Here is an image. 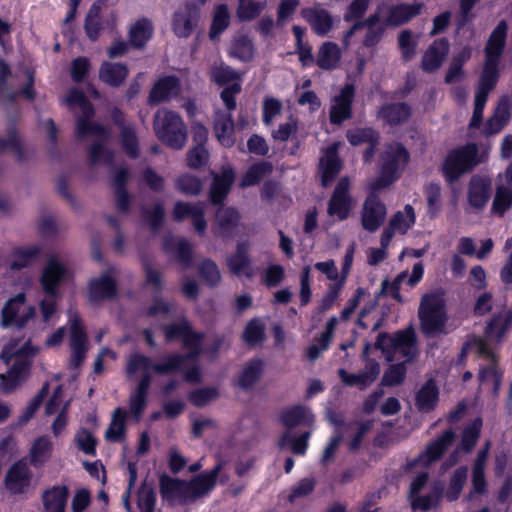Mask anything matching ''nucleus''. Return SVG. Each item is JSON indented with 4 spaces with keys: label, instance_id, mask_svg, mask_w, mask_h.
Wrapping results in <instances>:
<instances>
[{
    "label": "nucleus",
    "instance_id": "obj_1",
    "mask_svg": "<svg viewBox=\"0 0 512 512\" xmlns=\"http://www.w3.org/2000/svg\"><path fill=\"white\" fill-rule=\"evenodd\" d=\"M512 325V309L501 311L494 315L485 329V338L472 337L462 348V356L474 352L477 356L485 358L487 365L480 370L479 377L482 383H491L493 392L498 393L502 374L496 365V356L491 347L493 341H500L505 332Z\"/></svg>",
    "mask_w": 512,
    "mask_h": 512
},
{
    "label": "nucleus",
    "instance_id": "obj_2",
    "mask_svg": "<svg viewBox=\"0 0 512 512\" xmlns=\"http://www.w3.org/2000/svg\"><path fill=\"white\" fill-rule=\"evenodd\" d=\"M66 102L69 106H78L81 110V115L77 117L76 122L78 137L81 139L91 137L94 141L89 149L91 165L112 163L113 152L105 148V144L110 138V132L104 126L91 121L94 108L85 94L78 89H72L66 98Z\"/></svg>",
    "mask_w": 512,
    "mask_h": 512
},
{
    "label": "nucleus",
    "instance_id": "obj_3",
    "mask_svg": "<svg viewBox=\"0 0 512 512\" xmlns=\"http://www.w3.org/2000/svg\"><path fill=\"white\" fill-rule=\"evenodd\" d=\"M221 469L222 463H219L211 471L199 474L190 481L163 474L159 478L160 495L170 505L194 503L214 488Z\"/></svg>",
    "mask_w": 512,
    "mask_h": 512
},
{
    "label": "nucleus",
    "instance_id": "obj_4",
    "mask_svg": "<svg viewBox=\"0 0 512 512\" xmlns=\"http://www.w3.org/2000/svg\"><path fill=\"white\" fill-rule=\"evenodd\" d=\"M163 330L166 341L181 340L189 353L187 355L171 354L164 358L162 363L154 364L153 370L159 374H167L182 369L186 359H195L201 352L203 340V335L194 332L186 321L166 325Z\"/></svg>",
    "mask_w": 512,
    "mask_h": 512
},
{
    "label": "nucleus",
    "instance_id": "obj_5",
    "mask_svg": "<svg viewBox=\"0 0 512 512\" xmlns=\"http://www.w3.org/2000/svg\"><path fill=\"white\" fill-rule=\"evenodd\" d=\"M67 274V269L54 257H51L43 268L40 283L45 297L40 302V311L44 322H48L56 311L57 303L61 299L57 288Z\"/></svg>",
    "mask_w": 512,
    "mask_h": 512
},
{
    "label": "nucleus",
    "instance_id": "obj_6",
    "mask_svg": "<svg viewBox=\"0 0 512 512\" xmlns=\"http://www.w3.org/2000/svg\"><path fill=\"white\" fill-rule=\"evenodd\" d=\"M153 129L156 137L173 149H182L187 140L186 126L174 111L166 108L157 110L153 119Z\"/></svg>",
    "mask_w": 512,
    "mask_h": 512
},
{
    "label": "nucleus",
    "instance_id": "obj_7",
    "mask_svg": "<svg viewBox=\"0 0 512 512\" xmlns=\"http://www.w3.org/2000/svg\"><path fill=\"white\" fill-rule=\"evenodd\" d=\"M418 317L421 331L426 336L443 333L447 320L443 295L438 292L423 295L419 305Z\"/></svg>",
    "mask_w": 512,
    "mask_h": 512
},
{
    "label": "nucleus",
    "instance_id": "obj_8",
    "mask_svg": "<svg viewBox=\"0 0 512 512\" xmlns=\"http://www.w3.org/2000/svg\"><path fill=\"white\" fill-rule=\"evenodd\" d=\"M409 160V153L399 143H391L385 146L381 156V175L370 185L371 190L377 191L388 187L405 168Z\"/></svg>",
    "mask_w": 512,
    "mask_h": 512
},
{
    "label": "nucleus",
    "instance_id": "obj_9",
    "mask_svg": "<svg viewBox=\"0 0 512 512\" xmlns=\"http://www.w3.org/2000/svg\"><path fill=\"white\" fill-rule=\"evenodd\" d=\"M483 161L478 153V146L475 143H468L452 150L446 157L442 171L446 180L450 183L459 177L470 172L475 166Z\"/></svg>",
    "mask_w": 512,
    "mask_h": 512
},
{
    "label": "nucleus",
    "instance_id": "obj_10",
    "mask_svg": "<svg viewBox=\"0 0 512 512\" xmlns=\"http://www.w3.org/2000/svg\"><path fill=\"white\" fill-rule=\"evenodd\" d=\"M376 347L392 354L390 360L397 358V355L410 361L416 356V337L412 329L398 331L393 336L385 333L378 335Z\"/></svg>",
    "mask_w": 512,
    "mask_h": 512
},
{
    "label": "nucleus",
    "instance_id": "obj_11",
    "mask_svg": "<svg viewBox=\"0 0 512 512\" xmlns=\"http://www.w3.org/2000/svg\"><path fill=\"white\" fill-rule=\"evenodd\" d=\"M118 270L115 267L107 268L97 277H93L88 285V297L93 303L113 300L118 292Z\"/></svg>",
    "mask_w": 512,
    "mask_h": 512
},
{
    "label": "nucleus",
    "instance_id": "obj_12",
    "mask_svg": "<svg viewBox=\"0 0 512 512\" xmlns=\"http://www.w3.org/2000/svg\"><path fill=\"white\" fill-rule=\"evenodd\" d=\"M70 349L69 365L72 369L79 368L86 358L88 350L87 334L82 321L76 311H69Z\"/></svg>",
    "mask_w": 512,
    "mask_h": 512
},
{
    "label": "nucleus",
    "instance_id": "obj_13",
    "mask_svg": "<svg viewBox=\"0 0 512 512\" xmlns=\"http://www.w3.org/2000/svg\"><path fill=\"white\" fill-rule=\"evenodd\" d=\"M34 315L35 308L25 304L24 294H18L10 299L3 307L1 325L3 327L15 325L21 328L24 327Z\"/></svg>",
    "mask_w": 512,
    "mask_h": 512
},
{
    "label": "nucleus",
    "instance_id": "obj_14",
    "mask_svg": "<svg viewBox=\"0 0 512 512\" xmlns=\"http://www.w3.org/2000/svg\"><path fill=\"white\" fill-rule=\"evenodd\" d=\"M350 181L347 177L341 178L328 202L327 213L343 221L348 218L353 206V199L349 193Z\"/></svg>",
    "mask_w": 512,
    "mask_h": 512
},
{
    "label": "nucleus",
    "instance_id": "obj_15",
    "mask_svg": "<svg viewBox=\"0 0 512 512\" xmlns=\"http://www.w3.org/2000/svg\"><path fill=\"white\" fill-rule=\"evenodd\" d=\"M386 23L382 22L379 14H373L364 21L355 23L345 35V40L357 32L363 33L362 44L365 47H374L382 39Z\"/></svg>",
    "mask_w": 512,
    "mask_h": 512
},
{
    "label": "nucleus",
    "instance_id": "obj_16",
    "mask_svg": "<svg viewBox=\"0 0 512 512\" xmlns=\"http://www.w3.org/2000/svg\"><path fill=\"white\" fill-rule=\"evenodd\" d=\"M387 210L384 203L375 195L374 191L366 198L361 212L362 227L375 232L384 223Z\"/></svg>",
    "mask_w": 512,
    "mask_h": 512
},
{
    "label": "nucleus",
    "instance_id": "obj_17",
    "mask_svg": "<svg viewBox=\"0 0 512 512\" xmlns=\"http://www.w3.org/2000/svg\"><path fill=\"white\" fill-rule=\"evenodd\" d=\"M428 480V473L421 472L412 481L410 485V500L413 509H420L427 511L435 507L441 499V489H435L425 496H419L418 493L426 485Z\"/></svg>",
    "mask_w": 512,
    "mask_h": 512
},
{
    "label": "nucleus",
    "instance_id": "obj_18",
    "mask_svg": "<svg viewBox=\"0 0 512 512\" xmlns=\"http://www.w3.org/2000/svg\"><path fill=\"white\" fill-rule=\"evenodd\" d=\"M173 217L178 222L190 218L194 230L200 235L206 231L207 222L204 218V206L202 204L177 201L174 205Z\"/></svg>",
    "mask_w": 512,
    "mask_h": 512
},
{
    "label": "nucleus",
    "instance_id": "obj_19",
    "mask_svg": "<svg viewBox=\"0 0 512 512\" xmlns=\"http://www.w3.org/2000/svg\"><path fill=\"white\" fill-rule=\"evenodd\" d=\"M507 31L506 21L501 20L490 34L484 48L486 62L499 64L506 44Z\"/></svg>",
    "mask_w": 512,
    "mask_h": 512
},
{
    "label": "nucleus",
    "instance_id": "obj_20",
    "mask_svg": "<svg viewBox=\"0 0 512 512\" xmlns=\"http://www.w3.org/2000/svg\"><path fill=\"white\" fill-rule=\"evenodd\" d=\"M196 6L195 4L192 6L187 3L183 8L175 12L172 28L178 37L187 38L191 35L198 20Z\"/></svg>",
    "mask_w": 512,
    "mask_h": 512
},
{
    "label": "nucleus",
    "instance_id": "obj_21",
    "mask_svg": "<svg viewBox=\"0 0 512 512\" xmlns=\"http://www.w3.org/2000/svg\"><path fill=\"white\" fill-rule=\"evenodd\" d=\"M354 97V87L351 84L345 85L340 94L335 97L334 104L330 110V121L333 124H341L351 117V104Z\"/></svg>",
    "mask_w": 512,
    "mask_h": 512
},
{
    "label": "nucleus",
    "instance_id": "obj_22",
    "mask_svg": "<svg viewBox=\"0 0 512 512\" xmlns=\"http://www.w3.org/2000/svg\"><path fill=\"white\" fill-rule=\"evenodd\" d=\"M449 52V42L445 38L435 40L422 57V69L433 72L440 68Z\"/></svg>",
    "mask_w": 512,
    "mask_h": 512
},
{
    "label": "nucleus",
    "instance_id": "obj_23",
    "mask_svg": "<svg viewBox=\"0 0 512 512\" xmlns=\"http://www.w3.org/2000/svg\"><path fill=\"white\" fill-rule=\"evenodd\" d=\"M181 87L179 80L174 76L160 78L152 87L149 102L159 104L170 100L180 93Z\"/></svg>",
    "mask_w": 512,
    "mask_h": 512
},
{
    "label": "nucleus",
    "instance_id": "obj_24",
    "mask_svg": "<svg viewBox=\"0 0 512 512\" xmlns=\"http://www.w3.org/2000/svg\"><path fill=\"white\" fill-rule=\"evenodd\" d=\"M491 182L478 176H473L468 186V201L475 209H482L490 197Z\"/></svg>",
    "mask_w": 512,
    "mask_h": 512
},
{
    "label": "nucleus",
    "instance_id": "obj_25",
    "mask_svg": "<svg viewBox=\"0 0 512 512\" xmlns=\"http://www.w3.org/2000/svg\"><path fill=\"white\" fill-rule=\"evenodd\" d=\"M122 118V113L116 110L113 114V119L120 125L122 148L129 157L136 158L139 154V146L135 128L131 124L123 123Z\"/></svg>",
    "mask_w": 512,
    "mask_h": 512
},
{
    "label": "nucleus",
    "instance_id": "obj_26",
    "mask_svg": "<svg viewBox=\"0 0 512 512\" xmlns=\"http://www.w3.org/2000/svg\"><path fill=\"white\" fill-rule=\"evenodd\" d=\"M29 366L27 359H17L6 374H0V389L5 393H10L16 389L24 380Z\"/></svg>",
    "mask_w": 512,
    "mask_h": 512
},
{
    "label": "nucleus",
    "instance_id": "obj_27",
    "mask_svg": "<svg viewBox=\"0 0 512 512\" xmlns=\"http://www.w3.org/2000/svg\"><path fill=\"white\" fill-rule=\"evenodd\" d=\"M455 437L456 434L453 430L445 431L435 441L427 446L425 453L419 457L418 461L422 464L428 465L431 462L438 460L452 445Z\"/></svg>",
    "mask_w": 512,
    "mask_h": 512
},
{
    "label": "nucleus",
    "instance_id": "obj_28",
    "mask_svg": "<svg viewBox=\"0 0 512 512\" xmlns=\"http://www.w3.org/2000/svg\"><path fill=\"white\" fill-rule=\"evenodd\" d=\"M234 181V171L230 167H224L220 174H215L210 189V199L215 205L221 204L230 191Z\"/></svg>",
    "mask_w": 512,
    "mask_h": 512
},
{
    "label": "nucleus",
    "instance_id": "obj_29",
    "mask_svg": "<svg viewBox=\"0 0 512 512\" xmlns=\"http://www.w3.org/2000/svg\"><path fill=\"white\" fill-rule=\"evenodd\" d=\"M338 144H333L325 151L320 159V168L322 171V185L327 187L341 170V162L337 155Z\"/></svg>",
    "mask_w": 512,
    "mask_h": 512
},
{
    "label": "nucleus",
    "instance_id": "obj_30",
    "mask_svg": "<svg viewBox=\"0 0 512 512\" xmlns=\"http://www.w3.org/2000/svg\"><path fill=\"white\" fill-rule=\"evenodd\" d=\"M69 489L65 485L53 486L42 494L45 512H65Z\"/></svg>",
    "mask_w": 512,
    "mask_h": 512
},
{
    "label": "nucleus",
    "instance_id": "obj_31",
    "mask_svg": "<svg viewBox=\"0 0 512 512\" xmlns=\"http://www.w3.org/2000/svg\"><path fill=\"white\" fill-rule=\"evenodd\" d=\"M214 132L219 142L225 147L233 146L234 123L230 113L217 111L214 118Z\"/></svg>",
    "mask_w": 512,
    "mask_h": 512
},
{
    "label": "nucleus",
    "instance_id": "obj_32",
    "mask_svg": "<svg viewBox=\"0 0 512 512\" xmlns=\"http://www.w3.org/2000/svg\"><path fill=\"white\" fill-rule=\"evenodd\" d=\"M239 222L238 212L230 207L219 208L216 213L217 226L214 228V233L220 237H230L234 234Z\"/></svg>",
    "mask_w": 512,
    "mask_h": 512
},
{
    "label": "nucleus",
    "instance_id": "obj_33",
    "mask_svg": "<svg viewBox=\"0 0 512 512\" xmlns=\"http://www.w3.org/2000/svg\"><path fill=\"white\" fill-rule=\"evenodd\" d=\"M421 9L422 4L420 3H402L399 5H395L390 8L389 15L386 18L385 23L391 26H400L410 21L413 17L419 15Z\"/></svg>",
    "mask_w": 512,
    "mask_h": 512
},
{
    "label": "nucleus",
    "instance_id": "obj_34",
    "mask_svg": "<svg viewBox=\"0 0 512 512\" xmlns=\"http://www.w3.org/2000/svg\"><path fill=\"white\" fill-rule=\"evenodd\" d=\"M129 179L127 168L121 167L115 171L113 187L115 190L116 206L120 212L127 213L130 205V196L126 191V183Z\"/></svg>",
    "mask_w": 512,
    "mask_h": 512
},
{
    "label": "nucleus",
    "instance_id": "obj_35",
    "mask_svg": "<svg viewBox=\"0 0 512 512\" xmlns=\"http://www.w3.org/2000/svg\"><path fill=\"white\" fill-rule=\"evenodd\" d=\"M302 15L309 22L313 31L318 35H326L332 27V17L325 9H304Z\"/></svg>",
    "mask_w": 512,
    "mask_h": 512
},
{
    "label": "nucleus",
    "instance_id": "obj_36",
    "mask_svg": "<svg viewBox=\"0 0 512 512\" xmlns=\"http://www.w3.org/2000/svg\"><path fill=\"white\" fill-rule=\"evenodd\" d=\"M499 64L484 62L483 70L480 74L476 96H482L488 99L489 93L495 88L499 79Z\"/></svg>",
    "mask_w": 512,
    "mask_h": 512
},
{
    "label": "nucleus",
    "instance_id": "obj_37",
    "mask_svg": "<svg viewBox=\"0 0 512 512\" xmlns=\"http://www.w3.org/2000/svg\"><path fill=\"white\" fill-rule=\"evenodd\" d=\"M379 117L390 125H399L406 122L411 115V108L406 103H392L381 107Z\"/></svg>",
    "mask_w": 512,
    "mask_h": 512
},
{
    "label": "nucleus",
    "instance_id": "obj_38",
    "mask_svg": "<svg viewBox=\"0 0 512 512\" xmlns=\"http://www.w3.org/2000/svg\"><path fill=\"white\" fill-rule=\"evenodd\" d=\"M281 421L287 428H293L298 425H310L314 421V415L310 408L297 405L282 412Z\"/></svg>",
    "mask_w": 512,
    "mask_h": 512
},
{
    "label": "nucleus",
    "instance_id": "obj_39",
    "mask_svg": "<svg viewBox=\"0 0 512 512\" xmlns=\"http://www.w3.org/2000/svg\"><path fill=\"white\" fill-rule=\"evenodd\" d=\"M128 76V69L120 63L105 62L99 70L100 79L114 87L122 85Z\"/></svg>",
    "mask_w": 512,
    "mask_h": 512
},
{
    "label": "nucleus",
    "instance_id": "obj_40",
    "mask_svg": "<svg viewBox=\"0 0 512 512\" xmlns=\"http://www.w3.org/2000/svg\"><path fill=\"white\" fill-rule=\"evenodd\" d=\"M29 470L25 464H14L6 475V486L13 493H21L29 484Z\"/></svg>",
    "mask_w": 512,
    "mask_h": 512
},
{
    "label": "nucleus",
    "instance_id": "obj_41",
    "mask_svg": "<svg viewBox=\"0 0 512 512\" xmlns=\"http://www.w3.org/2000/svg\"><path fill=\"white\" fill-rule=\"evenodd\" d=\"M510 117L509 103L506 99H503L499 102L494 114L488 119L485 125V132L490 135L500 132L509 122Z\"/></svg>",
    "mask_w": 512,
    "mask_h": 512
},
{
    "label": "nucleus",
    "instance_id": "obj_42",
    "mask_svg": "<svg viewBox=\"0 0 512 512\" xmlns=\"http://www.w3.org/2000/svg\"><path fill=\"white\" fill-rule=\"evenodd\" d=\"M127 412L116 408L112 413L111 423L105 432V439L110 442H122L125 439Z\"/></svg>",
    "mask_w": 512,
    "mask_h": 512
},
{
    "label": "nucleus",
    "instance_id": "obj_43",
    "mask_svg": "<svg viewBox=\"0 0 512 512\" xmlns=\"http://www.w3.org/2000/svg\"><path fill=\"white\" fill-rule=\"evenodd\" d=\"M340 57L338 45L332 42H325L318 50L316 63L323 70H331L337 66Z\"/></svg>",
    "mask_w": 512,
    "mask_h": 512
},
{
    "label": "nucleus",
    "instance_id": "obj_44",
    "mask_svg": "<svg viewBox=\"0 0 512 512\" xmlns=\"http://www.w3.org/2000/svg\"><path fill=\"white\" fill-rule=\"evenodd\" d=\"M153 25L152 22L146 18L138 20L129 31L130 43L135 48H142L147 41L152 37Z\"/></svg>",
    "mask_w": 512,
    "mask_h": 512
},
{
    "label": "nucleus",
    "instance_id": "obj_45",
    "mask_svg": "<svg viewBox=\"0 0 512 512\" xmlns=\"http://www.w3.org/2000/svg\"><path fill=\"white\" fill-rule=\"evenodd\" d=\"M438 401V389L433 380H428L418 391L416 405L421 412H430Z\"/></svg>",
    "mask_w": 512,
    "mask_h": 512
},
{
    "label": "nucleus",
    "instance_id": "obj_46",
    "mask_svg": "<svg viewBox=\"0 0 512 512\" xmlns=\"http://www.w3.org/2000/svg\"><path fill=\"white\" fill-rule=\"evenodd\" d=\"M165 249L177 256L178 261L184 266L188 267L192 259L191 244L182 238H169L165 240Z\"/></svg>",
    "mask_w": 512,
    "mask_h": 512
},
{
    "label": "nucleus",
    "instance_id": "obj_47",
    "mask_svg": "<svg viewBox=\"0 0 512 512\" xmlns=\"http://www.w3.org/2000/svg\"><path fill=\"white\" fill-rule=\"evenodd\" d=\"M415 223V213L411 205L407 204L403 211L395 213L389 221L388 227L395 233L405 234Z\"/></svg>",
    "mask_w": 512,
    "mask_h": 512
},
{
    "label": "nucleus",
    "instance_id": "obj_48",
    "mask_svg": "<svg viewBox=\"0 0 512 512\" xmlns=\"http://www.w3.org/2000/svg\"><path fill=\"white\" fill-rule=\"evenodd\" d=\"M482 424V419L476 418L463 429L461 441L458 445L462 452L469 453L473 450L480 438Z\"/></svg>",
    "mask_w": 512,
    "mask_h": 512
},
{
    "label": "nucleus",
    "instance_id": "obj_49",
    "mask_svg": "<svg viewBox=\"0 0 512 512\" xmlns=\"http://www.w3.org/2000/svg\"><path fill=\"white\" fill-rule=\"evenodd\" d=\"M273 165L267 161H260L253 164L241 180L242 187H249L258 184L265 176L271 174Z\"/></svg>",
    "mask_w": 512,
    "mask_h": 512
},
{
    "label": "nucleus",
    "instance_id": "obj_50",
    "mask_svg": "<svg viewBox=\"0 0 512 512\" xmlns=\"http://www.w3.org/2000/svg\"><path fill=\"white\" fill-rule=\"evenodd\" d=\"M52 442L47 436L37 438L30 451V461L34 466L44 464L51 456Z\"/></svg>",
    "mask_w": 512,
    "mask_h": 512
},
{
    "label": "nucleus",
    "instance_id": "obj_51",
    "mask_svg": "<svg viewBox=\"0 0 512 512\" xmlns=\"http://www.w3.org/2000/svg\"><path fill=\"white\" fill-rule=\"evenodd\" d=\"M267 0H239L237 16L242 21H252L266 9Z\"/></svg>",
    "mask_w": 512,
    "mask_h": 512
},
{
    "label": "nucleus",
    "instance_id": "obj_52",
    "mask_svg": "<svg viewBox=\"0 0 512 512\" xmlns=\"http://www.w3.org/2000/svg\"><path fill=\"white\" fill-rule=\"evenodd\" d=\"M263 363L259 359L249 361L242 370L239 377V385L244 389L251 388L260 378Z\"/></svg>",
    "mask_w": 512,
    "mask_h": 512
},
{
    "label": "nucleus",
    "instance_id": "obj_53",
    "mask_svg": "<svg viewBox=\"0 0 512 512\" xmlns=\"http://www.w3.org/2000/svg\"><path fill=\"white\" fill-rule=\"evenodd\" d=\"M347 139L353 146L362 144L378 145L379 135L372 128H355L347 132Z\"/></svg>",
    "mask_w": 512,
    "mask_h": 512
},
{
    "label": "nucleus",
    "instance_id": "obj_54",
    "mask_svg": "<svg viewBox=\"0 0 512 512\" xmlns=\"http://www.w3.org/2000/svg\"><path fill=\"white\" fill-rule=\"evenodd\" d=\"M230 54L242 61H249L254 55L252 40L246 35L237 36L230 49Z\"/></svg>",
    "mask_w": 512,
    "mask_h": 512
},
{
    "label": "nucleus",
    "instance_id": "obj_55",
    "mask_svg": "<svg viewBox=\"0 0 512 512\" xmlns=\"http://www.w3.org/2000/svg\"><path fill=\"white\" fill-rule=\"evenodd\" d=\"M228 267L230 271L239 276L248 274L249 259L247 256V248L244 244H238L236 253L228 259Z\"/></svg>",
    "mask_w": 512,
    "mask_h": 512
},
{
    "label": "nucleus",
    "instance_id": "obj_56",
    "mask_svg": "<svg viewBox=\"0 0 512 512\" xmlns=\"http://www.w3.org/2000/svg\"><path fill=\"white\" fill-rule=\"evenodd\" d=\"M512 207V189L499 185L492 203V212L502 216L506 210Z\"/></svg>",
    "mask_w": 512,
    "mask_h": 512
},
{
    "label": "nucleus",
    "instance_id": "obj_57",
    "mask_svg": "<svg viewBox=\"0 0 512 512\" xmlns=\"http://www.w3.org/2000/svg\"><path fill=\"white\" fill-rule=\"evenodd\" d=\"M467 474L468 469L464 466L459 467L454 471L449 483V487L446 491V498L449 501H454L459 497L463 486L466 483Z\"/></svg>",
    "mask_w": 512,
    "mask_h": 512
},
{
    "label": "nucleus",
    "instance_id": "obj_58",
    "mask_svg": "<svg viewBox=\"0 0 512 512\" xmlns=\"http://www.w3.org/2000/svg\"><path fill=\"white\" fill-rule=\"evenodd\" d=\"M309 438H310V432H305L297 438L291 437L290 433L286 432L281 436V438L279 440V446L281 448H284L285 446L289 445L291 451L294 454L303 455L306 452V449L308 447Z\"/></svg>",
    "mask_w": 512,
    "mask_h": 512
},
{
    "label": "nucleus",
    "instance_id": "obj_59",
    "mask_svg": "<svg viewBox=\"0 0 512 512\" xmlns=\"http://www.w3.org/2000/svg\"><path fill=\"white\" fill-rule=\"evenodd\" d=\"M229 11L225 4L219 5L214 13L210 38L215 40L229 25Z\"/></svg>",
    "mask_w": 512,
    "mask_h": 512
},
{
    "label": "nucleus",
    "instance_id": "obj_60",
    "mask_svg": "<svg viewBox=\"0 0 512 512\" xmlns=\"http://www.w3.org/2000/svg\"><path fill=\"white\" fill-rule=\"evenodd\" d=\"M151 369H153L151 359L145 355L134 353L127 359L126 372L130 379L138 372H144Z\"/></svg>",
    "mask_w": 512,
    "mask_h": 512
},
{
    "label": "nucleus",
    "instance_id": "obj_61",
    "mask_svg": "<svg viewBox=\"0 0 512 512\" xmlns=\"http://www.w3.org/2000/svg\"><path fill=\"white\" fill-rule=\"evenodd\" d=\"M39 252L40 250L37 246L19 250L15 254L14 259L10 264L11 269L20 270L22 268L29 266L31 263L35 261Z\"/></svg>",
    "mask_w": 512,
    "mask_h": 512
},
{
    "label": "nucleus",
    "instance_id": "obj_62",
    "mask_svg": "<svg viewBox=\"0 0 512 512\" xmlns=\"http://www.w3.org/2000/svg\"><path fill=\"white\" fill-rule=\"evenodd\" d=\"M8 150L14 153L17 160L24 159L22 142L14 128L8 129V139L6 141L0 139V153Z\"/></svg>",
    "mask_w": 512,
    "mask_h": 512
},
{
    "label": "nucleus",
    "instance_id": "obj_63",
    "mask_svg": "<svg viewBox=\"0 0 512 512\" xmlns=\"http://www.w3.org/2000/svg\"><path fill=\"white\" fill-rule=\"evenodd\" d=\"M380 373V365L375 360L369 359L363 370L358 374L360 380V389H365L372 384Z\"/></svg>",
    "mask_w": 512,
    "mask_h": 512
},
{
    "label": "nucleus",
    "instance_id": "obj_64",
    "mask_svg": "<svg viewBox=\"0 0 512 512\" xmlns=\"http://www.w3.org/2000/svg\"><path fill=\"white\" fill-rule=\"evenodd\" d=\"M156 494L152 487L142 486L138 491V507L141 512H154Z\"/></svg>",
    "mask_w": 512,
    "mask_h": 512
}]
</instances>
